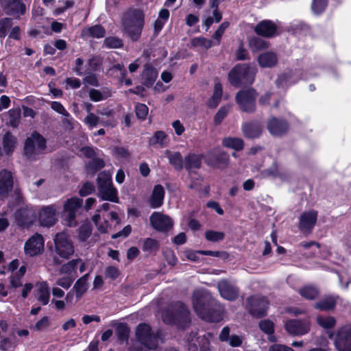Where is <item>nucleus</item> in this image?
Instances as JSON below:
<instances>
[{
    "mask_svg": "<svg viewBox=\"0 0 351 351\" xmlns=\"http://www.w3.org/2000/svg\"><path fill=\"white\" fill-rule=\"evenodd\" d=\"M267 129L273 136H280L287 131L288 125L284 120L271 118L268 121Z\"/></svg>",
    "mask_w": 351,
    "mask_h": 351,
    "instance_id": "nucleus-23",
    "label": "nucleus"
},
{
    "mask_svg": "<svg viewBox=\"0 0 351 351\" xmlns=\"http://www.w3.org/2000/svg\"><path fill=\"white\" fill-rule=\"evenodd\" d=\"M149 220L152 226L158 231L165 232L173 226L171 219L158 212L153 213Z\"/></svg>",
    "mask_w": 351,
    "mask_h": 351,
    "instance_id": "nucleus-16",
    "label": "nucleus"
},
{
    "mask_svg": "<svg viewBox=\"0 0 351 351\" xmlns=\"http://www.w3.org/2000/svg\"><path fill=\"white\" fill-rule=\"evenodd\" d=\"M300 295L308 300L315 299L318 295L317 289L312 286H306L300 290Z\"/></svg>",
    "mask_w": 351,
    "mask_h": 351,
    "instance_id": "nucleus-49",
    "label": "nucleus"
},
{
    "mask_svg": "<svg viewBox=\"0 0 351 351\" xmlns=\"http://www.w3.org/2000/svg\"><path fill=\"white\" fill-rule=\"evenodd\" d=\"M44 245L45 240L43 236L36 233L25 242L24 251L26 255L35 256L43 252Z\"/></svg>",
    "mask_w": 351,
    "mask_h": 351,
    "instance_id": "nucleus-13",
    "label": "nucleus"
},
{
    "mask_svg": "<svg viewBox=\"0 0 351 351\" xmlns=\"http://www.w3.org/2000/svg\"><path fill=\"white\" fill-rule=\"evenodd\" d=\"M191 45L194 47H200L208 49L213 46V41L204 37L193 38L191 41Z\"/></svg>",
    "mask_w": 351,
    "mask_h": 351,
    "instance_id": "nucleus-45",
    "label": "nucleus"
},
{
    "mask_svg": "<svg viewBox=\"0 0 351 351\" xmlns=\"http://www.w3.org/2000/svg\"><path fill=\"white\" fill-rule=\"evenodd\" d=\"M217 288L221 296L225 300L232 301L236 300L239 295L238 288L227 280L219 281Z\"/></svg>",
    "mask_w": 351,
    "mask_h": 351,
    "instance_id": "nucleus-20",
    "label": "nucleus"
},
{
    "mask_svg": "<svg viewBox=\"0 0 351 351\" xmlns=\"http://www.w3.org/2000/svg\"><path fill=\"white\" fill-rule=\"evenodd\" d=\"M298 80L299 77L295 76L292 71H289L280 75L276 80V83L278 86L284 87L295 84Z\"/></svg>",
    "mask_w": 351,
    "mask_h": 351,
    "instance_id": "nucleus-36",
    "label": "nucleus"
},
{
    "mask_svg": "<svg viewBox=\"0 0 351 351\" xmlns=\"http://www.w3.org/2000/svg\"><path fill=\"white\" fill-rule=\"evenodd\" d=\"M2 4L7 14L17 18L24 14L26 10L25 5L21 0H2Z\"/></svg>",
    "mask_w": 351,
    "mask_h": 351,
    "instance_id": "nucleus-21",
    "label": "nucleus"
},
{
    "mask_svg": "<svg viewBox=\"0 0 351 351\" xmlns=\"http://www.w3.org/2000/svg\"><path fill=\"white\" fill-rule=\"evenodd\" d=\"M58 207L55 204L43 207L39 213V221L40 224L47 227L53 226L58 220Z\"/></svg>",
    "mask_w": 351,
    "mask_h": 351,
    "instance_id": "nucleus-15",
    "label": "nucleus"
},
{
    "mask_svg": "<svg viewBox=\"0 0 351 351\" xmlns=\"http://www.w3.org/2000/svg\"><path fill=\"white\" fill-rule=\"evenodd\" d=\"M256 93L252 88L240 90L236 95V101L241 110L252 112L255 110Z\"/></svg>",
    "mask_w": 351,
    "mask_h": 351,
    "instance_id": "nucleus-10",
    "label": "nucleus"
},
{
    "mask_svg": "<svg viewBox=\"0 0 351 351\" xmlns=\"http://www.w3.org/2000/svg\"><path fill=\"white\" fill-rule=\"evenodd\" d=\"M106 34L105 29L100 25H95L91 27H86L82 31L83 37H91L94 38H101Z\"/></svg>",
    "mask_w": 351,
    "mask_h": 351,
    "instance_id": "nucleus-29",
    "label": "nucleus"
},
{
    "mask_svg": "<svg viewBox=\"0 0 351 351\" xmlns=\"http://www.w3.org/2000/svg\"><path fill=\"white\" fill-rule=\"evenodd\" d=\"M260 329L265 333L271 335L274 333V323L269 319H263L259 322Z\"/></svg>",
    "mask_w": 351,
    "mask_h": 351,
    "instance_id": "nucleus-55",
    "label": "nucleus"
},
{
    "mask_svg": "<svg viewBox=\"0 0 351 351\" xmlns=\"http://www.w3.org/2000/svg\"><path fill=\"white\" fill-rule=\"evenodd\" d=\"M83 204V199L77 197L68 199L63 206L62 221L69 226L73 227L77 225V211Z\"/></svg>",
    "mask_w": 351,
    "mask_h": 351,
    "instance_id": "nucleus-8",
    "label": "nucleus"
},
{
    "mask_svg": "<svg viewBox=\"0 0 351 351\" xmlns=\"http://www.w3.org/2000/svg\"><path fill=\"white\" fill-rule=\"evenodd\" d=\"M204 158V155H199L195 154H189L184 158V167L188 171L194 169H199L201 167L202 158Z\"/></svg>",
    "mask_w": 351,
    "mask_h": 351,
    "instance_id": "nucleus-31",
    "label": "nucleus"
},
{
    "mask_svg": "<svg viewBox=\"0 0 351 351\" xmlns=\"http://www.w3.org/2000/svg\"><path fill=\"white\" fill-rule=\"evenodd\" d=\"M21 114V112L19 108L11 109L8 112V123L12 127L16 128L19 126Z\"/></svg>",
    "mask_w": 351,
    "mask_h": 351,
    "instance_id": "nucleus-43",
    "label": "nucleus"
},
{
    "mask_svg": "<svg viewBox=\"0 0 351 351\" xmlns=\"http://www.w3.org/2000/svg\"><path fill=\"white\" fill-rule=\"evenodd\" d=\"M14 190V178L11 171L2 169L0 171V198L1 199L9 197Z\"/></svg>",
    "mask_w": 351,
    "mask_h": 351,
    "instance_id": "nucleus-14",
    "label": "nucleus"
},
{
    "mask_svg": "<svg viewBox=\"0 0 351 351\" xmlns=\"http://www.w3.org/2000/svg\"><path fill=\"white\" fill-rule=\"evenodd\" d=\"M205 162L209 166L223 169L229 163V156L219 148L213 149L204 155Z\"/></svg>",
    "mask_w": 351,
    "mask_h": 351,
    "instance_id": "nucleus-12",
    "label": "nucleus"
},
{
    "mask_svg": "<svg viewBox=\"0 0 351 351\" xmlns=\"http://www.w3.org/2000/svg\"><path fill=\"white\" fill-rule=\"evenodd\" d=\"M285 328L291 335H303L309 331L310 324L306 321L290 319L285 323Z\"/></svg>",
    "mask_w": 351,
    "mask_h": 351,
    "instance_id": "nucleus-18",
    "label": "nucleus"
},
{
    "mask_svg": "<svg viewBox=\"0 0 351 351\" xmlns=\"http://www.w3.org/2000/svg\"><path fill=\"white\" fill-rule=\"evenodd\" d=\"M34 219V212L30 207L21 208L15 213V220L20 226H29Z\"/></svg>",
    "mask_w": 351,
    "mask_h": 351,
    "instance_id": "nucleus-22",
    "label": "nucleus"
},
{
    "mask_svg": "<svg viewBox=\"0 0 351 351\" xmlns=\"http://www.w3.org/2000/svg\"><path fill=\"white\" fill-rule=\"evenodd\" d=\"M165 193V189L162 185H156L149 199L150 206L153 208L160 207L163 204Z\"/></svg>",
    "mask_w": 351,
    "mask_h": 351,
    "instance_id": "nucleus-26",
    "label": "nucleus"
},
{
    "mask_svg": "<svg viewBox=\"0 0 351 351\" xmlns=\"http://www.w3.org/2000/svg\"><path fill=\"white\" fill-rule=\"evenodd\" d=\"M222 143L224 147L236 151L241 150L244 145L243 141L241 138L235 137L225 138H223Z\"/></svg>",
    "mask_w": 351,
    "mask_h": 351,
    "instance_id": "nucleus-39",
    "label": "nucleus"
},
{
    "mask_svg": "<svg viewBox=\"0 0 351 351\" xmlns=\"http://www.w3.org/2000/svg\"><path fill=\"white\" fill-rule=\"evenodd\" d=\"M159 245L156 240L152 238H147L143 241L142 250L143 252L152 253L158 250Z\"/></svg>",
    "mask_w": 351,
    "mask_h": 351,
    "instance_id": "nucleus-44",
    "label": "nucleus"
},
{
    "mask_svg": "<svg viewBox=\"0 0 351 351\" xmlns=\"http://www.w3.org/2000/svg\"><path fill=\"white\" fill-rule=\"evenodd\" d=\"M256 73L255 66L250 65L237 64L229 73L230 83L234 86H239L241 84H252Z\"/></svg>",
    "mask_w": 351,
    "mask_h": 351,
    "instance_id": "nucleus-5",
    "label": "nucleus"
},
{
    "mask_svg": "<svg viewBox=\"0 0 351 351\" xmlns=\"http://www.w3.org/2000/svg\"><path fill=\"white\" fill-rule=\"evenodd\" d=\"M229 110L230 106H228L221 107L215 116V122L217 124L220 123L222 121V120L226 117L228 112H229Z\"/></svg>",
    "mask_w": 351,
    "mask_h": 351,
    "instance_id": "nucleus-63",
    "label": "nucleus"
},
{
    "mask_svg": "<svg viewBox=\"0 0 351 351\" xmlns=\"http://www.w3.org/2000/svg\"><path fill=\"white\" fill-rule=\"evenodd\" d=\"M12 25V20L5 18L0 21V38H4L7 34V29Z\"/></svg>",
    "mask_w": 351,
    "mask_h": 351,
    "instance_id": "nucleus-60",
    "label": "nucleus"
},
{
    "mask_svg": "<svg viewBox=\"0 0 351 351\" xmlns=\"http://www.w3.org/2000/svg\"><path fill=\"white\" fill-rule=\"evenodd\" d=\"M255 32L265 37H271L276 34V25L271 21H263L255 27Z\"/></svg>",
    "mask_w": 351,
    "mask_h": 351,
    "instance_id": "nucleus-24",
    "label": "nucleus"
},
{
    "mask_svg": "<svg viewBox=\"0 0 351 351\" xmlns=\"http://www.w3.org/2000/svg\"><path fill=\"white\" fill-rule=\"evenodd\" d=\"M229 26V23L227 21L223 22L220 26L218 27V29L216 30V32L213 34V38L217 40L216 45H219L221 38L222 35L223 34L225 30L228 28Z\"/></svg>",
    "mask_w": 351,
    "mask_h": 351,
    "instance_id": "nucleus-59",
    "label": "nucleus"
},
{
    "mask_svg": "<svg viewBox=\"0 0 351 351\" xmlns=\"http://www.w3.org/2000/svg\"><path fill=\"white\" fill-rule=\"evenodd\" d=\"M334 343L338 351H351V324L342 326L337 330Z\"/></svg>",
    "mask_w": 351,
    "mask_h": 351,
    "instance_id": "nucleus-11",
    "label": "nucleus"
},
{
    "mask_svg": "<svg viewBox=\"0 0 351 351\" xmlns=\"http://www.w3.org/2000/svg\"><path fill=\"white\" fill-rule=\"evenodd\" d=\"M327 4V0H313L311 10L314 14H319L325 10Z\"/></svg>",
    "mask_w": 351,
    "mask_h": 351,
    "instance_id": "nucleus-51",
    "label": "nucleus"
},
{
    "mask_svg": "<svg viewBox=\"0 0 351 351\" xmlns=\"http://www.w3.org/2000/svg\"><path fill=\"white\" fill-rule=\"evenodd\" d=\"M36 298L43 304L46 305L49 302L50 292L48 283L43 281L36 285Z\"/></svg>",
    "mask_w": 351,
    "mask_h": 351,
    "instance_id": "nucleus-27",
    "label": "nucleus"
},
{
    "mask_svg": "<svg viewBox=\"0 0 351 351\" xmlns=\"http://www.w3.org/2000/svg\"><path fill=\"white\" fill-rule=\"evenodd\" d=\"M224 234L221 232H217V231H207L206 232V238L207 240L216 242L221 241L223 239Z\"/></svg>",
    "mask_w": 351,
    "mask_h": 351,
    "instance_id": "nucleus-58",
    "label": "nucleus"
},
{
    "mask_svg": "<svg viewBox=\"0 0 351 351\" xmlns=\"http://www.w3.org/2000/svg\"><path fill=\"white\" fill-rule=\"evenodd\" d=\"M250 47L253 50H261L267 47V43L261 38H255L250 40Z\"/></svg>",
    "mask_w": 351,
    "mask_h": 351,
    "instance_id": "nucleus-56",
    "label": "nucleus"
},
{
    "mask_svg": "<svg viewBox=\"0 0 351 351\" xmlns=\"http://www.w3.org/2000/svg\"><path fill=\"white\" fill-rule=\"evenodd\" d=\"M317 324L324 328H331L336 324V320L333 317L327 316H317Z\"/></svg>",
    "mask_w": 351,
    "mask_h": 351,
    "instance_id": "nucleus-48",
    "label": "nucleus"
},
{
    "mask_svg": "<svg viewBox=\"0 0 351 351\" xmlns=\"http://www.w3.org/2000/svg\"><path fill=\"white\" fill-rule=\"evenodd\" d=\"M74 278L69 276L60 278L56 280V285L65 289H68L72 285Z\"/></svg>",
    "mask_w": 351,
    "mask_h": 351,
    "instance_id": "nucleus-62",
    "label": "nucleus"
},
{
    "mask_svg": "<svg viewBox=\"0 0 351 351\" xmlns=\"http://www.w3.org/2000/svg\"><path fill=\"white\" fill-rule=\"evenodd\" d=\"M84 122L89 129H93L98 126L99 124H101L104 126L110 125L112 128L117 125V123L114 121L109 120L104 121L101 120L98 114L97 115L92 112H89L87 114V116L84 118Z\"/></svg>",
    "mask_w": 351,
    "mask_h": 351,
    "instance_id": "nucleus-25",
    "label": "nucleus"
},
{
    "mask_svg": "<svg viewBox=\"0 0 351 351\" xmlns=\"http://www.w3.org/2000/svg\"><path fill=\"white\" fill-rule=\"evenodd\" d=\"M165 156L169 159V163L176 169H182L183 168V158L180 152H173L166 150Z\"/></svg>",
    "mask_w": 351,
    "mask_h": 351,
    "instance_id": "nucleus-35",
    "label": "nucleus"
},
{
    "mask_svg": "<svg viewBox=\"0 0 351 351\" xmlns=\"http://www.w3.org/2000/svg\"><path fill=\"white\" fill-rule=\"evenodd\" d=\"M88 138L85 136L81 137L80 145H76L75 148L79 149L81 155H83L87 158H92L95 156V151L93 147L88 146H82V144H85Z\"/></svg>",
    "mask_w": 351,
    "mask_h": 351,
    "instance_id": "nucleus-42",
    "label": "nucleus"
},
{
    "mask_svg": "<svg viewBox=\"0 0 351 351\" xmlns=\"http://www.w3.org/2000/svg\"><path fill=\"white\" fill-rule=\"evenodd\" d=\"M148 107L143 104H138L136 106V114L140 119L145 120L148 114Z\"/></svg>",
    "mask_w": 351,
    "mask_h": 351,
    "instance_id": "nucleus-57",
    "label": "nucleus"
},
{
    "mask_svg": "<svg viewBox=\"0 0 351 351\" xmlns=\"http://www.w3.org/2000/svg\"><path fill=\"white\" fill-rule=\"evenodd\" d=\"M88 94L90 99L95 102L102 101L109 96L107 93L94 88L90 89Z\"/></svg>",
    "mask_w": 351,
    "mask_h": 351,
    "instance_id": "nucleus-54",
    "label": "nucleus"
},
{
    "mask_svg": "<svg viewBox=\"0 0 351 351\" xmlns=\"http://www.w3.org/2000/svg\"><path fill=\"white\" fill-rule=\"evenodd\" d=\"M317 218V213L311 210L304 212L300 217L299 229L304 233H309L314 228Z\"/></svg>",
    "mask_w": 351,
    "mask_h": 351,
    "instance_id": "nucleus-19",
    "label": "nucleus"
},
{
    "mask_svg": "<svg viewBox=\"0 0 351 351\" xmlns=\"http://www.w3.org/2000/svg\"><path fill=\"white\" fill-rule=\"evenodd\" d=\"M123 45V40L117 37L109 36L104 40V46L109 49L121 48Z\"/></svg>",
    "mask_w": 351,
    "mask_h": 351,
    "instance_id": "nucleus-46",
    "label": "nucleus"
},
{
    "mask_svg": "<svg viewBox=\"0 0 351 351\" xmlns=\"http://www.w3.org/2000/svg\"><path fill=\"white\" fill-rule=\"evenodd\" d=\"M54 250L61 258L68 259L74 254V246L69 236L64 232L56 234L53 239Z\"/></svg>",
    "mask_w": 351,
    "mask_h": 351,
    "instance_id": "nucleus-9",
    "label": "nucleus"
},
{
    "mask_svg": "<svg viewBox=\"0 0 351 351\" xmlns=\"http://www.w3.org/2000/svg\"><path fill=\"white\" fill-rule=\"evenodd\" d=\"M136 338L141 343V348L139 350L130 348V351H148L156 349L158 345V334L154 332L147 324H140L137 326Z\"/></svg>",
    "mask_w": 351,
    "mask_h": 351,
    "instance_id": "nucleus-4",
    "label": "nucleus"
},
{
    "mask_svg": "<svg viewBox=\"0 0 351 351\" xmlns=\"http://www.w3.org/2000/svg\"><path fill=\"white\" fill-rule=\"evenodd\" d=\"M46 149V140L39 133L34 132L27 138L24 146V154L29 160H35L43 154Z\"/></svg>",
    "mask_w": 351,
    "mask_h": 351,
    "instance_id": "nucleus-7",
    "label": "nucleus"
},
{
    "mask_svg": "<svg viewBox=\"0 0 351 351\" xmlns=\"http://www.w3.org/2000/svg\"><path fill=\"white\" fill-rule=\"evenodd\" d=\"M258 61L262 67H271L276 65L278 58L275 53L265 52L258 56Z\"/></svg>",
    "mask_w": 351,
    "mask_h": 351,
    "instance_id": "nucleus-32",
    "label": "nucleus"
},
{
    "mask_svg": "<svg viewBox=\"0 0 351 351\" xmlns=\"http://www.w3.org/2000/svg\"><path fill=\"white\" fill-rule=\"evenodd\" d=\"M19 265V262L17 259L13 260L9 263L8 266L3 265L2 268L0 267V274H5L8 272H13L17 269Z\"/></svg>",
    "mask_w": 351,
    "mask_h": 351,
    "instance_id": "nucleus-61",
    "label": "nucleus"
},
{
    "mask_svg": "<svg viewBox=\"0 0 351 351\" xmlns=\"http://www.w3.org/2000/svg\"><path fill=\"white\" fill-rule=\"evenodd\" d=\"M145 23V15L139 10L127 12L123 18V33L133 41H137L142 34Z\"/></svg>",
    "mask_w": 351,
    "mask_h": 351,
    "instance_id": "nucleus-2",
    "label": "nucleus"
},
{
    "mask_svg": "<svg viewBox=\"0 0 351 351\" xmlns=\"http://www.w3.org/2000/svg\"><path fill=\"white\" fill-rule=\"evenodd\" d=\"M95 190L93 184L90 182H86L79 191V193L81 196H87L91 194Z\"/></svg>",
    "mask_w": 351,
    "mask_h": 351,
    "instance_id": "nucleus-64",
    "label": "nucleus"
},
{
    "mask_svg": "<svg viewBox=\"0 0 351 351\" xmlns=\"http://www.w3.org/2000/svg\"><path fill=\"white\" fill-rule=\"evenodd\" d=\"M143 75L145 80V84L152 85L155 82L158 73L154 68L147 67L144 69Z\"/></svg>",
    "mask_w": 351,
    "mask_h": 351,
    "instance_id": "nucleus-47",
    "label": "nucleus"
},
{
    "mask_svg": "<svg viewBox=\"0 0 351 351\" xmlns=\"http://www.w3.org/2000/svg\"><path fill=\"white\" fill-rule=\"evenodd\" d=\"M92 228L90 224L82 225L78 230V239L81 241H85L90 236Z\"/></svg>",
    "mask_w": 351,
    "mask_h": 351,
    "instance_id": "nucleus-50",
    "label": "nucleus"
},
{
    "mask_svg": "<svg viewBox=\"0 0 351 351\" xmlns=\"http://www.w3.org/2000/svg\"><path fill=\"white\" fill-rule=\"evenodd\" d=\"M88 274L84 275L82 277L79 278L75 283L72 290L75 292V295L77 300L80 299L82 296L86 292L88 289Z\"/></svg>",
    "mask_w": 351,
    "mask_h": 351,
    "instance_id": "nucleus-28",
    "label": "nucleus"
},
{
    "mask_svg": "<svg viewBox=\"0 0 351 351\" xmlns=\"http://www.w3.org/2000/svg\"><path fill=\"white\" fill-rule=\"evenodd\" d=\"M210 294L204 290H196L193 295L194 311L202 319L210 322H218L223 318L222 313L219 310L208 308Z\"/></svg>",
    "mask_w": 351,
    "mask_h": 351,
    "instance_id": "nucleus-1",
    "label": "nucleus"
},
{
    "mask_svg": "<svg viewBox=\"0 0 351 351\" xmlns=\"http://www.w3.org/2000/svg\"><path fill=\"white\" fill-rule=\"evenodd\" d=\"M100 64L99 59L97 57H92L88 60L87 64L85 65L84 73H90L98 69Z\"/></svg>",
    "mask_w": 351,
    "mask_h": 351,
    "instance_id": "nucleus-52",
    "label": "nucleus"
},
{
    "mask_svg": "<svg viewBox=\"0 0 351 351\" xmlns=\"http://www.w3.org/2000/svg\"><path fill=\"white\" fill-rule=\"evenodd\" d=\"M77 263H80V261L73 259L62 265L60 271V274H66L67 276L73 277L75 279L77 276Z\"/></svg>",
    "mask_w": 351,
    "mask_h": 351,
    "instance_id": "nucleus-34",
    "label": "nucleus"
},
{
    "mask_svg": "<svg viewBox=\"0 0 351 351\" xmlns=\"http://www.w3.org/2000/svg\"><path fill=\"white\" fill-rule=\"evenodd\" d=\"M162 319L166 324H176L183 328L190 322L189 311L183 303L177 302L163 311Z\"/></svg>",
    "mask_w": 351,
    "mask_h": 351,
    "instance_id": "nucleus-3",
    "label": "nucleus"
},
{
    "mask_svg": "<svg viewBox=\"0 0 351 351\" xmlns=\"http://www.w3.org/2000/svg\"><path fill=\"white\" fill-rule=\"evenodd\" d=\"M17 144V138L10 132H6L3 137V149L5 154H12Z\"/></svg>",
    "mask_w": 351,
    "mask_h": 351,
    "instance_id": "nucleus-30",
    "label": "nucleus"
},
{
    "mask_svg": "<svg viewBox=\"0 0 351 351\" xmlns=\"http://www.w3.org/2000/svg\"><path fill=\"white\" fill-rule=\"evenodd\" d=\"M335 304L336 298L334 296H327L315 303V307L322 311H329L332 309Z\"/></svg>",
    "mask_w": 351,
    "mask_h": 351,
    "instance_id": "nucleus-40",
    "label": "nucleus"
},
{
    "mask_svg": "<svg viewBox=\"0 0 351 351\" xmlns=\"http://www.w3.org/2000/svg\"><path fill=\"white\" fill-rule=\"evenodd\" d=\"M98 197L102 200L119 202L117 190L112 186L111 175L105 171L97 177Z\"/></svg>",
    "mask_w": 351,
    "mask_h": 351,
    "instance_id": "nucleus-6",
    "label": "nucleus"
},
{
    "mask_svg": "<svg viewBox=\"0 0 351 351\" xmlns=\"http://www.w3.org/2000/svg\"><path fill=\"white\" fill-rule=\"evenodd\" d=\"M222 96V86L219 82H215L214 92L211 99L208 101V106L215 108L220 102Z\"/></svg>",
    "mask_w": 351,
    "mask_h": 351,
    "instance_id": "nucleus-41",
    "label": "nucleus"
},
{
    "mask_svg": "<svg viewBox=\"0 0 351 351\" xmlns=\"http://www.w3.org/2000/svg\"><path fill=\"white\" fill-rule=\"evenodd\" d=\"M166 137L167 135L164 132L157 131L155 132L153 137L150 139V144L153 145H158L160 147H162L165 145Z\"/></svg>",
    "mask_w": 351,
    "mask_h": 351,
    "instance_id": "nucleus-53",
    "label": "nucleus"
},
{
    "mask_svg": "<svg viewBox=\"0 0 351 351\" xmlns=\"http://www.w3.org/2000/svg\"><path fill=\"white\" fill-rule=\"evenodd\" d=\"M92 221L100 233L106 234L108 232L110 226L106 219H101V214L95 213L92 217Z\"/></svg>",
    "mask_w": 351,
    "mask_h": 351,
    "instance_id": "nucleus-37",
    "label": "nucleus"
},
{
    "mask_svg": "<svg viewBox=\"0 0 351 351\" xmlns=\"http://www.w3.org/2000/svg\"><path fill=\"white\" fill-rule=\"evenodd\" d=\"M243 131L246 137L257 138L262 132V127L256 123H249L243 126Z\"/></svg>",
    "mask_w": 351,
    "mask_h": 351,
    "instance_id": "nucleus-33",
    "label": "nucleus"
},
{
    "mask_svg": "<svg viewBox=\"0 0 351 351\" xmlns=\"http://www.w3.org/2000/svg\"><path fill=\"white\" fill-rule=\"evenodd\" d=\"M115 333L121 343H128L130 328L126 324L123 323L118 324L116 326Z\"/></svg>",
    "mask_w": 351,
    "mask_h": 351,
    "instance_id": "nucleus-38",
    "label": "nucleus"
},
{
    "mask_svg": "<svg viewBox=\"0 0 351 351\" xmlns=\"http://www.w3.org/2000/svg\"><path fill=\"white\" fill-rule=\"evenodd\" d=\"M250 313L257 317L263 316L268 306L267 300L263 296H252L248 299Z\"/></svg>",
    "mask_w": 351,
    "mask_h": 351,
    "instance_id": "nucleus-17",
    "label": "nucleus"
}]
</instances>
